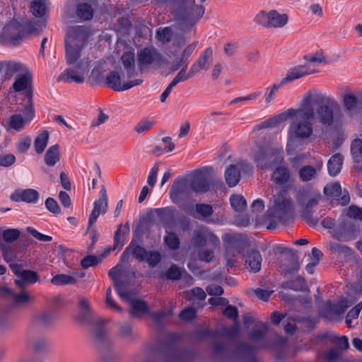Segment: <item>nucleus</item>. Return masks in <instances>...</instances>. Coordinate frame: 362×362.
Listing matches in <instances>:
<instances>
[{
	"mask_svg": "<svg viewBox=\"0 0 362 362\" xmlns=\"http://www.w3.org/2000/svg\"><path fill=\"white\" fill-rule=\"evenodd\" d=\"M122 273L121 267L117 265L113 268H112L108 274L111 279L114 282V286L116 289L117 294L119 297L124 300H130V291H126L123 288L122 283L119 280V277Z\"/></svg>",
	"mask_w": 362,
	"mask_h": 362,
	"instance_id": "cd10ccee",
	"label": "nucleus"
},
{
	"mask_svg": "<svg viewBox=\"0 0 362 362\" xmlns=\"http://www.w3.org/2000/svg\"><path fill=\"white\" fill-rule=\"evenodd\" d=\"M76 282L75 276L64 274L55 275L51 279V283L56 286L75 284Z\"/></svg>",
	"mask_w": 362,
	"mask_h": 362,
	"instance_id": "c03bdc74",
	"label": "nucleus"
},
{
	"mask_svg": "<svg viewBox=\"0 0 362 362\" xmlns=\"http://www.w3.org/2000/svg\"><path fill=\"white\" fill-rule=\"evenodd\" d=\"M155 122L152 119H144L141 120L135 127L134 130L139 133L141 134L145 132H147L151 129L154 125Z\"/></svg>",
	"mask_w": 362,
	"mask_h": 362,
	"instance_id": "e2e57ef3",
	"label": "nucleus"
},
{
	"mask_svg": "<svg viewBox=\"0 0 362 362\" xmlns=\"http://www.w3.org/2000/svg\"><path fill=\"white\" fill-rule=\"evenodd\" d=\"M293 210V203L285 191L274 195L270 201L268 214L271 217L281 220Z\"/></svg>",
	"mask_w": 362,
	"mask_h": 362,
	"instance_id": "6e6552de",
	"label": "nucleus"
},
{
	"mask_svg": "<svg viewBox=\"0 0 362 362\" xmlns=\"http://www.w3.org/2000/svg\"><path fill=\"white\" fill-rule=\"evenodd\" d=\"M76 319L79 322L90 327L104 323L103 320L93 311H80Z\"/></svg>",
	"mask_w": 362,
	"mask_h": 362,
	"instance_id": "72a5a7b5",
	"label": "nucleus"
},
{
	"mask_svg": "<svg viewBox=\"0 0 362 362\" xmlns=\"http://www.w3.org/2000/svg\"><path fill=\"white\" fill-rule=\"evenodd\" d=\"M49 137V134L47 130H43L37 134L34 141V148L37 153L40 154L45 151Z\"/></svg>",
	"mask_w": 362,
	"mask_h": 362,
	"instance_id": "58836bf2",
	"label": "nucleus"
},
{
	"mask_svg": "<svg viewBox=\"0 0 362 362\" xmlns=\"http://www.w3.org/2000/svg\"><path fill=\"white\" fill-rule=\"evenodd\" d=\"M304 59L309 64H318L326 61V57L322 52H318L313 54H308L304 57Z\"/></svg>",
	"mask_w": 362,
	"mask_h": 362,
	"instance_id": "338daca9",
	"label": "nucleus"
},
{
	"mask_svg": "<svg viewBox=\"0 0 362 362\" xmlns=\"http://www.w3.org/2000/svg\"><path fill=\"white\" fill-rule=\"evenodd\" d=\"M76 62L69 64L71 66L66 69L57 78V81H64L65 83L74 82L76 83H82L85 81V77L90 69V62L88 59H82L76 64Z\"/></svg>",
	"mask_w": 362,
	"mask_h": 362,
	"instance_id": "1a4fd4ad",
	"label": "nucleus"
},
{
	"mask_svg": "<svg viewBox=\"0 0 362 362\" xmlns=\"http://www.w3.org/2000/svg\"><path fill=\"white\" fill-rule=\"evenodd\" d=\"M119 335L128 339H132L136 337L133 332L132 328L129 324L120 323L119 324Z\"/></svg>",
	"mask_w": 362,
	"mask_h": 362,
	"instance_id": "69168bd1",
	"label": "nucleus"
},
{
	"mask_svg": "<svg viewBox=\"0 0 362 362\" xmlns=\"http://www.w3.org/2000/svg\"><path fill=\"white\" fill-rule=\"evenodd\" d=\"M206 244H210L216 247L219 246L220 241L218 237L208 228L202 227L194 232L187 250L195 254L197 249L204 247Z\"/></svg>",
	"mask_w": 362,
	"mask_h": 362,
	"instance_id": "9b49d317",
	"label": "nucleus"
},
{
	"mask_svg": "<svg viewBox=\"0 0 362 362\" xmlns=\"http://www.w3.org/2000/svg\"><path fill=\"white\" fill-rule=\"evenodd\" d=\"M361 309L362 302H360L348 313L346 317V324L349 327H354V325H352V319H357Z\"/></svg>",
	"mask_w": 362,
	"mask_h": 362,
	"instance_id": "bf43d9fd",
	"label": "nucleus"
},
{
	"mask_svg": "<svg viewBox=\"0 0 362 362\" xmlns=\"http://www.w3.org/2000/svg\"><path fill=\"white\" fill-rule=\"evenodd\" d=\"M60 160L59 146L54 144L51 146L46 151L44 161L48 166H54Z\"/></svg>",
	"mask_w": 362,
	"mask_h": 362,
	"instance_id": "4c0bfd02",
	"label": "nucleus"
},
{
	"mask_svg": "<svg viewBox=\"0 0 362 362\" xmlns=\"http://www.w3.org/2000/svg\"><path fill=\"white\" fill-rule=\"evenodd\" d=\"M103 324H98L95 326H91L92 329V336L94 340L98 343L101 344L106 341L107 335L104 328L101 327Z\"/></svg>",
	"mask_w": 362,
	"mask_h": 362,
	"instance_id": "8fccbe9b",
	"label": "nucleus"
},
{
	"mask_svg": "<svg viewBox=\"0 0 362 362\" xmlns=\"http://www.w3.org/2000/svg\"><path fill=\"white\" fill-rule=\"evenodd\" d=\"M198 259L201 261L209 262L214 257V252L211 249L200 247L197 250Z\"/></svg>",
	"mask_w": 362,
	"mask_h": 362,
	"instance_id": "13d9d810",
	"label": "nucleus"
},
{
	"mask_svg": "<svg viewBox=\"0 0 362 362\" xmlns=\"http://www.w3.org/2000/svg\"><path fill=\"white\" fill-rule=\"evenodd\" d=\"M245 263L247 269L252 273L258 272L261 269L262 255L259 251L250 249L245 255Z\"/></svg>",
	"mask_w": 362,
	"mask_h": 362,
	"instance_id": "c85d7f7f",
	"label": "nucleus"
},
{
	"mask_svg": "<svg viewBox=\"0 0 362 362\" xmlns=\"http://www.w3.org/2000/svg\"><path fill=\"white\" fill-rule=\"evenodd\" d=\"M0 249L2 252L4 259L6 262H14L17 257L16 247L8 246L4 243H0Z\"/></svg>",
	"mask_w": 362,
	"mask_h": 362,
	"instance_id": "a18cd8bd",
	"label": "nucleus"
},
{
	"mask_svg": "<svg viewBox=\"0 0 362 362\" xmlns=\"http://www.w3.org/2000/svg\"><path fill=\"white\" fill-rule=\"evenodd\" d=\"M156 39L163 44L168 43L170 41L173 37V30L169 27L159 28L156 31Z\"/></svg>",
	"mask_w": 362,
	"mask_h": 362,
	"instance_id": "5fc2aeb1",
	"label": "nucleus"
},
{
	"mask_svg": "<svg viewBox=\"0 0 362 362\" xmlns=\"http://www.w3.org/2000/svg\"><path fill=\"white\" fill-rule=\"evenodd\" d=\"M148 250L137 245L134 242H132L130 245L124 250L122 256L121 261L125 262L128 261L130 255H132L139 262H144L146 257Z\"/></svg>",
	"mask_w": 362,
	"mask_h": 362,
	"instance_id": "a878e982",
	"label": "nucleus"
},
{
	"mask_svg": "<svg viewBox=\"0 0 362 362\" xmlns=\"http://www.w3.org/2000/svg\"><path fill=\"white\" fill-rule=\"evenodd\" d=\"M10 198L14 202L36 203L39 199V193L33 189H17L11 194Z\"/></svg>",
	"mask_w": 362,
	"mask_h": 362,
	"instance_id": "bb28decb",
	"label": "nucleus"
},
{
	"mask_svg": "<svg viewBox=\"0 0 362 362\" xmlns=\"http://www.w3.org/2000/svg\"><path fill=\"white\" fill-rule=\"evenodd\" d=\"M315 73H316V70L310 69L308 64L297 65L289 69L284 77L281 79V83H284L286 86L296 80Z\"/></svg>",
	"mask_w": 362,
	"mask_h": 362,
	"instance_id": "a211bd4d",
	"label": "nucleus"
},
{
	"mask_svg": "<svg viewBox=\"0 0 362 362\" xmlns=\"http://www.w3.org/2000/svg\"><path fill=\"white\" fill-rule=\"evenodd\" d=\"M204 12V6L197 4L195 0H181L172 11L179 29L184 33L193 31L194 36L196 35L195 25Z\"/></svg>",
	"mask_w": 362,
	"mask_h": 362,
	"instance_id": "f03ea898",
	"label": "nucleus"
},
{
	"mask_svg": "<svg viewBox=\"0 0 362 362\" xmlns=\"http://www.w3.org/2000/svg\"><path fill=\"white\" fill-rule=\"evenodd\" d=\"M192 195L187 177H178L174 180L169 191V196L174 204H180Z\"/></svg>",
	"mask_w": 362,
	"mask_h": 362,
	"instance_id": "4468645a",
	"label": "nucleus"
},
{
	"mask_svg": "<svg viewBox=\"0 0 362 362\" xmlns=\"http://www.w3.org/2000/svg\"><path fill=\"white\" fill-rule=\"evenodd\" d=\"M284 122L291 118L287 131L286 151L293 153L314 136V123L331 127L344 119L341 107L334 97L326 92L311 89L303 95L298 108L284 111Z\"/></svg>",
	"mask_w": 362,
	"mask_h": 362,
	"instance_id": "f257e3e1",
	"label": "nucleus"
},
{
	"mask_svg": "<svg viewBox=\"0 0 362 362\" xmlns=\"http://www.w3.org/2000/svg\"><path fill=\"white\" fill-rule=\"evenodd\" d=\"M322 168V162H319L313 167L309 165H303L298 170L300 180L303 182H309L315 179Z\"/></svg>",
	"mask_w": 362,
	"mask_h": 362,
	"instance_id": "c756f323",
	"label": "nucleus"
},
{
	"mask_svg": "<svg viewBox=\"0 0 362 362\" xmlns=\"http://www.w3.org/2000/svg\"><path fill=\"white\" fill-rule=\"evenodd\" d=\"M31 81L32 75L26 66L25 70L22 71L16 76L12 88L15 91L20 92L27 89L30 86Z\"/></svg>",
	"mask_w": 362,
	"mask_h": 362,
	"instance_id": "2f4dec72",
	"label": "nucleus"
},
{
	"mask_svg": "<svg viewBox=\"0 0 362 362\" xmlns=\"http://www.w3.org/2000/svg\"><path fill=\"white\" fill-rule=\"evenodd\" d=\"M297 202L301 207L302 217L310 224L315 225L318 219L312 216V209L318 204V199L316 197H304L298 195Z\"/></svg>",
	"mask_w": 362,
	"mask_h": 362,
	"instance_id": "f3484780",
	"label": "nucleus"
},
{
	"mask_svg": "<svg viewBox=\"0 0 362 362\" xmlns=\"http://www.w3.org/2000/svg\"><path fill=\"white\" fill-rule=\"evenodd\" d=\"M164 244L168 248L176 250L180 247V239L175 233L168 232L164 237Z\"/></svg>",
	"mask_w": 362,
	"mask_h": 362,
	"instance_id": "603ef678",
	"label": "nucleus"
},
{
	"mask_svg": "<svg viewBox=\"0 0 362 362\" xmlns=\"http://www.w3.org/2000/svg\"><path fill=\"white\" fill-rule=\"evenodd\" d=\"M346 216L350 218L362 219V209L356 206H351L346 211Z\"/></svg>",
	"mask_w": 362,
	"mask_h": 362,
	"instance_id": "774afa93",
	"label": "nucleus"
},
{
	"mask_svg": "<svg viewBox=\"0 0 362 362\" xmlns=\"http://www.w3.org/2000/svg\"><path fill=\"white\" fill-rule=\"evenodd\" d=\"M143 82L142 79H127L124 78V74H122L117 71H112L105 76V83L111 89L115 91H124L136 86H139Z\"/></svg>",
	"mask_w": 362,
	"mask_h": 362,
	"instance_id": "f8f14e48",
	"label": "nucleus"
},
{
	"mask_svg": "<svg viewBox=\"0 0 362 362\" xmlns=\"http://www.w3.org/2000/svg\"><path fill=\"white\" fill-rule=\"evenodd\" d=\"M12 300L17 305L30 303L34 300L33 297L26 291L22 290L19 293L15 292Z\"/></svg>",
	"mask_w": 362,
	"mask_h": 362,
	"instance_id": "864d4df0",
	"label": "nucleus"
},
{
	"mask_svg": "<svg viewBox=\"0 0 362 362\" xmlns=\"http://www.w3.org/2000/svg\"><path fill=\"white\" fill-rule=\"evenodd\" d=\"M283 150H276L275 153L270 148L263 146H255L252 151V157L257 165L261 169L272 168L274 163H281L284 161Z\"/></svg>",
	"mask_w": 362,
	"mask_h": 362,
	"instance_id": "0eeeda50",
	"label": "nucleus"
},
{
	"mask_svg": "<svg viewBox=\"0 0 362 362\" xmlns=\"http://www.w3.org/2000/svg\"><path fill=\"white\" fill-rule=\"evenodd\" d=\"M100 196L98 199L95 201L94 206L88 220V230H89L92 225L97 221L100 214H105L108 207L107 197L106 189L104 187L100 189Z\"/></svg>",
	"mask_w": 362,
	"mask_h": 362,
	"instance_id": "aec40b11",
	"label": "nucleus"
},
{
	"mask_svg": "<svg viewBox=\"0 0 362 362\" xmlns=\"http://www.w3.org/2000/svg\"><path fill=\"white\" fill-rule=\"evenodd\" d=\"M213 50L211 47H207L201 53L197 60L192 65V73L194 72L197 74L201 71H208L213 63Z\"/></svg>",
	"mask_w": 362,
	"mask_h": 362,
	"instance_id": "b1692460",
	"label": "nucleus"
},
{
	"mask_svg": "<svg viewBox=\"0 0 362 362\" xmlns=\"http://www.w3.org/2000/svg\"><path fill=\"white\" fill-rule=\"evenodd\" d=\"M343 165V156L340 153L333 155L327 162L329 175L334 177L341 171Z\"/></svg>",
	"mask_w": 362,
	"mask_h": 362,
	"instance_id": "e433bc0d",
	"label": "nucleus"
},
{
	"mask_svg": "<svg viewBox=\"0 0 362 362\" xmlns=\"http://www.w3.org/2000/svg\"><path fill=\"white\" fill-rule=\"evenodd\" d=\"M45 26V22L44 21H26L23 24L16 21H13L4 28L2 37L12 45H16L23 37L25 32H39Z\"/></svg>",
	"mask_w": 362,
	"mask_h": 362,
	"instance_id": "20e7f679",
	"label": "nucleus"
},
{
	"mask_svg": "<svg viewBox=\"0 0 362 362\" xmlns=\"http://www.w3.org/2000/svg\"><path fill=\"white\" fill-rule=\"evenodd\" d=\"M187 177L192 194H203L210 189L211 183L206 173L202 170L197 171Z\"/></svg>",
	"mask_w": 362,
	"mask_h": 362,
	"instance_id": "dca6fc26",
	"label": "nucleus"
},
{
	"mask_svg": "<svg viewBox=\"0 0 362 362\" xmlns=\"http://www.w3.org/2000/svg\"><path fill=\"white\" fill-rule=\"evenodd\" d=\"M18 278H22L26 284H33L39 280V276L37 274V272L32 271V270H28L25 269L22 272L21 274H20V276Z\"/></svg>",
	"mask_w": 362,
	"mask_h": 362,
	"instance_id": "680f3d73",
	"label": "nucleus"
},
{
	"mask_svg": "<svg viewBox=\"0 0 362 362\" xmlns=\"http://www.w3.org/2000/svg\"><path fill=\"white\" fill-rule=\"evenodd\" d=\"M47 0H34L31 2L30 9L36 17H43L47 10Z\"/></svg>",
	"mask_w": 362,
	"mask_h": 362,
	"instance_id": "a19ab883",
	"label": "nucleus"
},
{
	"mask_svg": "<svg viewBox=\"0 0 362 362\" xmlns=\"http://www.w3.org/2000/svg\"><path fill=\"white\" fill-rule=\"evenodd\" d=\"M137 59L140 73L150 68H162L169 64L168 59L153 47L140 49L137 53Z\"/></svg>",
	"mask_w": 362,
	"mask_h": 362,
	"instance_id": "39448f33",
	"label": "nucleus"
},
{
	"mask_svg": "<svg viewBox=\"0 0 362 362\" xmlns=\"http://www.w3.org/2000/svg\"><path fill=\"white\" fill-rule=\"evenodd\" d=\"M121 62L123 67L122 71L124 78L131 79L139 74V69L136 67L135 55L133 50L125 51L121 57Z\"/></svg>",
	"mask_w": 362,
	"mask_h": 362,
	"instance_id": "6ab92c4d",
	"label": "nucleus"
},
{
	"mask_svg": "<svg viewBox=\"0 0 362 362\" xmlns=\"http://www.w3.org/2000/svg\"><path fill=\"white\" fill-rule=\"evenodd\" d=\"M288 21L286 13H280L276 10H261L254 17V22L264 28L279 29Z\"/></svg>",
	"mask_w": 362,
	"mask_h": 362,
	"instance_id": "423d86ee",
	"label": "nucleus"
},
{
	"mask_svg": "<svg viewBox=\"0 0 362 362\" xmlns=\"http://www.w3.org/2000/svg\"><path fill=\"white\" fill-rule=\"evenodd\" d=\"M231 206L236 211H243L247 206L245 198L239 194H233L230 199Z\"/></svg>",
	"mask_w": 362,
	"mask_h": 362,
	"instance_id": "09e8293b",
	"label": "nucleus"
},
{
	"mask_svg": "<svg viewBox=\"0 0 362 362\" xmlns=\"http://www.w3.org/2000/svg\"><path fill=\"white\" fill-rule=\"evenodd\" d=\"M187 66L181 67V70L177 74L175 77L171 81L173 84L176 86L178 83L187 81L196 75L194 72L192 73V67H190L189 72L187 73Z\"/></svg>",
	"mask_w": 362,
	"mask_h": 362,
	"instance_id": "3c124183",
	"label": "nucleus"
},
{
	"mask_svg": "<svg viewBox=\"0 0 362 362\" xmlns=\"http://www.w3.org/2000/svg\"><path fill=\"white\" fill-rule=\"evenodd\" d=\"M76 13L81 21H87L92 18L93 11L90 5L81 4L76 8Z\"/></svg>",
	"mask_w": 362,
	"mask_h": 362,
	"instance_id": "49530a36",
	"label": "nucleus"
},
{
	"mask_svg": "<svg viewBox=\"0 0 362 362\" xmlns=\"http://www.w3.org/2000/svg\"><path fill=\"white\" fill-rule=\"evenodd\" d=\"M25 126V121L21 115H13L8 121V127L20 131Z\"/></svg>",
	"mask_w": 362,
	"mask_h": 362,
	"instance_id": "4d7b16f0",
	"label": "nucleus"
},
{
	"mask_svg": "<svg viewBox=\"0 0 362 362\" xmlns=\"http://www.w3.org/2000/svg\"><path fill=\"white\" fill-rule=\"evenodd\" d=\"M282 287L295 291H305L308 290V284L305 280L301 276H298L292 281L284 282Z\"/></svg>",
	"mask_w": 362,
	"mask_h": 362,
	"instance_id": "ea45409f",
	"label": "nucleus"
},
{
	"mask_svg": "<svg viewBox=\"0 0 362 362\" xmlns=\"http://www.w3.org/2000/svg\"><path fill=\"white\" fill-rule=\"evenodd\" d=\"M360 233L358 222L347 219L340 223L332 231V235L339 241H350L356 239Z\"/></svg>",
	"mask_w": 362,
	"mask_h": 362,
	"instance_id": "ddd939ff",
	"label": "nucleus"
},
{
	"mask_svg": "<svg viewBox=\"0 0 362 362\" xmlns=\"http://www.w3.org/2000/svg\"><path fill=\"white\" fill-rule=\"evenodd\" d=\"M198 42H194L186 46L181 53L180 57L176 59L172 64L171 71L174 72L182 66H187V59L193 53Z\"/></svg>",
	"mask_w": 362,
	"mask_h": 362,
	"instance_id": "7c9ffc66",
	"label": "nucleus"
},
{
	"mask_svg": "<svg viewBox=\"0 0 362 362\" xmlns=\"http://www.w3.org/2000/svg\"><path fill=\"white\" fill-rule=\"evenodd\" d=\"M279 163L272 175V180L278 185H285L286 183H293L295 177L285 164Z\"/></svg>",
	"mask_w": 362,
	"mask_h": 362,
	"instance_id": "5701e85b",
	"label": "nucleus"
},
{
	"mask_svg": "<svg viewBox=\"0 0 362 362\" xmlns=\"http://www.w3.org/2000/svg\"><path fill=\"white\" fill-rule=\"evenodd\" d=\"M328 246L332 253L337 255L341 259H348L352 257V250L345 245L330 242Z\"/></svg>",
	"mask_w": 362,
	"mask_h": 362,
	"instance_id": "c9c22d12",
	"label": "nucleus"
},
{
	"mask_svg": "<svg viewBox=\"0 0 362 362\" xmlns=\"http://www.w3.org/2000/svg\"><path fill=\"white\" fill-rule=\"evenodd\" d=\"M288 252L290 254L289 258L281 266L282 272L285 275H292L297 273L300 269V263L296 252L293 250H289Z\"/></svg>",
	"mask_w": 362,
	"mask_h": 362,
	"instance_id": "473e14b6",
	"label": "nucleus"
},
{
	"mask_svg": "<svg viewBox=\"0 0 362 362\" xmlns=\"http://www.w3.org/2000/svg\"><path fill=\"white\" fill-rule=\"evenodd\" d=\"M251 167L247 162L238 160L235 163L230 165L225 170V180L228 187H233L236 186L240 179V171L249 172Z\"/></svg>",
	"mask_w": 362,
	"mask_h": 362,
	"instance_id": "2eb2a0df",
	"label": "nucleus"
},
{
	"mask_svg": "<svg viewBox=\"0 0 362 362\" xmlns=\"http://www.w3.org/2000/svg\"><path fill=\"white\" fill-rule=\"evenodd\" d=\"M351 153L355 162L358 163L362 158V140L356 138L351 144Z\"/></svg>",
	"mask_w": 362,
	"mask_h": 362,
	"instance_id": "de8ad7c7",
	"label": "nucleus"
},
{
	"mask_svg": "<svg viewBox=\"0 0 362 362\" xmlns=\"http://www.w3.org/2000/svg\"><path fill=\"white\" fill-rule=\"evenodd\" d=\"M284 123V112L274 115L267 119L255 125L252 129V134H257L258 132L276 128Z\"/></svg>",
	"mask_w": 362,
	"mask_h": 362,
	"instance_id": "393cba45",
	"label": "nucleus"
},
{
	"mask_svg": "<svg viewBox=\"0 0 362 362\" xmlns=\"http://www.w3.org/2000/svg\"><path fill=\"white\" fill-rule=\"evenodd\" d=\"M130 303V315L132 317H139L148 310V306L142 300H134L133 293L130 291V300H126Z\"/></svg>",
	"mask_w": 362,
	"mask_h": 362,
	"instance_id": "f704fd0d",
	"label": "nucleus"
},
{
	"mask_svg": "<svg viewBox=\"0 0 362 362\" xmlns=\"http://www.w3.org/2000/svg\"><path fill=\"white\" fill-rule=\"evenodd\" d=\"M354 303V300L348 303L346 300L341 299L337 304H332L331 301L328 300L325 303V310L322 309L321 313L325 317L332 320L334 316L344 313L346 309Z\"/></svg>",
	"mask_w": 362,
	"mask_h": 362,
	"instance_id": "4be33fe9",
	"label": "nucleus"
},
{
	"mask_svg": "<svg viewBox=\"0 0 362 362\" xmlns=\"http://www.w3.org/2000/svg\"><path fill=\"white\" fill-rule=\"evenodd\" d=\"M340 100L346 115L352 117L362 101V89L344 87L341 89Z\"/></svg>",
	"mask_w": 362,
	"mask_h": 362,
	"instance_id": "9d476101",
	"label": "nucleus"
},
{
	"mask_svg": "<svg viewBox=\"0 0 362 362\" xmlns=\"http://www.w3.org/2000/svg\"><path fill=\"white\" fill-rule=\"evenodd\" d=\"M341 192V188L339 182L327 185L324 188V193L328 197H338Z\"/></svg>",
	"mask_w": 362,
	"mask_h": 362,
	"instance_id": "052dcab7",
	"label": "nucleus"
},
{
	"mask_svg": "<svg viewBox=\"0 0 362 362\" xmlns=\"http://www.w3.org/2000/svg\"><path fill=\"white\" fill-rule=\"evenodd\" d=\"M52 315L48 312H42L35 315L33 317V323L37 327H47L53 322Z\"/></svg>",
	"mask_w": 362,
	"mask_h": 362,
	"instance_id": "37998d69",
	"label": "nucleus"
},
{
	"mask_svg": "<svg viewBox=\"0 0 362 362\" xmlns=\"http://www.w3.org/2000/svg\"><path fill=\"white\" fill-rule=\"evenodd\" d=\"M283 86L285 85L284 83H281V80L279 83H272L269 87L265 89L264 99L266 104L269 105L274 101L276 94Z\"/></svg>",
	"mask_w": 362,
	"mask_h": 362,
	"instance_id": "79ce46f5",
	"label": "nucleus"
},
{
	"mask_svg": "<svg viewBox=\"0 0 362 362\" xmlns=\"http://www.w3.org/2000/svg\"><path fill=\"white\" fill-rule=\"evenodd\" d=\"M161 260V255L158 251H148L144 262H146L149 267H155Z\"/></svg>",
	"mask_w": 362,
	"mask_h": 362,
	"instance_id": "0e129e2a",
	"label": "nucleus"
},
{
	"mask_svg": "<svg viewBox=\"0 0 362 362\" xmlns=\"http://www.w3.org/2000/svg\"><path fill=\"white\" fill-rule=\"evenodd\" d=\"M88 29L82 25L70 27L65 38L66 59L67 64L77 62L88 37Z\"/></svg>",
	"mask_w": 362,
	"mask_h": 362,
	"instance_id": "7ed1b4c3",
	"label": "nucleus"
},
{
	"mask_svg": "<svg viewBox=\"0 0 362 362\" xmlns=\"http://www.w3.org/2000/svg\"><path fill=\"white\" fill-rule=\"evenodd\" d=\"M196 212L199 215V218H207L213 214V208L210 204H197L195 206Z\"/></svg>",
	"mask_w": 362,
	"mask_h": 362,
	"instance_id": "6e6d98bb",
	"label": "nucleus"
},
{
	"mask_svg": "<svg viewBox=\"0 0 362 362\" xmlns=\"http://www.w3.org/2000/svg\"><path fill=\"white\" fill-rule=\"evenodd\" d=\"M26 66L18 61L6 60L0 62V74L4 80H10L15 74L25 70Z\"/></svg>",
	"mask_w": 362,
	"mask_h": 362,
	"instance_id": "412c9836",
	"label": "nucleus"
}]
</instances>
